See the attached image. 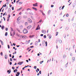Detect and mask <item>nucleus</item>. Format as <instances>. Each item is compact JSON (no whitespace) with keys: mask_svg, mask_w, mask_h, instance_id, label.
Segmentation results:
<instances>
[{"mask_svg":"<svg viewBox=\"0 0 76 76\" xmlns=\"http://www.w3.org/2000/svg\"><path fill=\"white\" fill-rule=\"evenodd\" d=\"M20 29H22L23 28V26H22V25H20Z\"/></svg>","mask_w":76,"mask_h":76,"instance_id":"obj_17","label":"nucleus"},{"mask_svg":"<svg viewBox=\"0 0 76 76\" xmlns=\"http://www.w3.org/2000/svg\"><path fill=\"white\" fill-rule=\"evenodd\" d=\"M12 69H13V70H14L15 69V67L13 66L12 67Z\"/></svg>","mask_w":76,"mask_h":76,"instance_id":"obj_49","label":"nucleus"},{"mask_svg":"<svg viewBox=\"0 0 76 76\" xmlns=\"http://www.w3.org/2000/svg\"><path fill=\"white\" fill-rule=\"evenodd\" d=\"M1 28L3 30V29H4V26H2L1 27Z\"/></svg>","mask_w":76,"mask_h":76,"instance_id":"obj_22","label":"nucleus"},{"mask_svg":"<svg viewBox=\"0 0 76 76\" xmlns=\"http://www.w3.org/2000/svg\"><path fill=\"white\" fill-rule=\"evenodd\" d=\"M20 74V73L19 72H17V74H16V76H19V75Z\"/></svg>","mask_w":76,"mask_h":76,"instance_id":"obj_13","label":"nucleus"},{"mask_svg":"<svg viewBox=\"0 0 76 76\" xmlns=\"http://www.w3.org/2000/svg\"><path fill=\"white\" fill-rule=\"evenodd\" d=\"M43 62H44V61H41L40 62V64H42Z\"/></svg>","mask_w":76,"mask_h":76,"instance_id":"obj_33","label":"nucleus"},{"mask_svg":"<svg viewBox=\"0 0 76 76\" xmlns=\"http://www.w3.org/2000/svg\"><path fill=\"white\" fill-rule=\"evenodd\" d=\"M27 22H28V23H32V21L31 20V19L28 18V19Z\"/></svg>","mask_w":76,"mask_h":76,"instance_id":"obj_3","label":"nucleus"},{"mask_svg":"<svg viewBox=\"0 0 76 76\" xmlns=\"http://www.w3.org/2000/svg\"><path fill=\"white\" fill-rule=\"evenodd\" d=\"M19 0L18 1H16V3H17V4H22V2H19L18 3V2H19Z\"/></svg>","mask_w":76,"mask_h":76,"instance_id":"obj_4","label":"nucleus"},{"mask_svg":"<svg viewBox=\"0 0 76 76\" xmlns=\"http://www.w3.org/2000/svg\"><path fill=\"white\" fill-rule=\"evenodd\" d=\"M0 41L1 42V45H3V42L2 41H1V40H0Z\"/></svg>","mask_w":76,"mask_h":76,"instance_id":"obj_26","label":"nucleus"},{"mask_svg":"<svg viewBox=\"0 0 76 76\" xmlns=\"http://www.w3.org/2000/svg\"><path fill=\"white\" fill-rule=\"evenodd\" d=\"M20 63V64H19V63H18V64H19V65H21L23 63V61H22L21 62H19Z\"/></svg>","mask_w":76,"mask_h":76,"instance_id":"obj_15","label":"nucleus"},{"mask_svg":"<svg viewBox=\"0 0 76 76\" xmlns=\"http://www.w3.org/2000/svg\"><path fill=\"white\" fill-rule=\"evenodd\" d=\"M13 35H15V31H14L13 33Z\"/></svg>","mask_w":76,"mask_h":76,"instance_id":"obj_37","label":"nucleus"},{"mask_svg":"<svg viewBox=\"0 0 76 76\" xmlns=\"http://www.w3.org/2000/svg\"><path fill=\"white\" fill-rule=\"evenodd\" d=\"M58 32H56V36H57V35H58Z\"/></svg>","mask_w":76,"mask_h":76,"instance_id":"obj_30","label":"nucleus"},{"mask_svg":"<svg viewBox=\"0 0 76 76\" xmlns=\"http://www.w3.org/2000/svg\"><path fill=\"white\" fill-rule=\"evenodd\" d=\"M12 10H14V7H12Z\"/></svg>","mask_w":76,"mask_h":76,"instance_id":"obj_40","label":"nucleus"},{"mask_svg":"<svg viewBox=\"0 0 76 76\" xmlns=\"http://www.w3.org/2000/svg\"><path fill=\"white\" fill-rule=\"evenodd\" d=\"M11 29V31H13V28H10Z\"/></svg>","mask_w":76,"mask_h":76,"instance_id":"obj_50","label":"nucleus"},{"mask_svg":"<svg viewBox=\"0 0 76 76\" xmlns=\"http://www.w3.org/2000/svg\"><path fill=\"white\" fill-rule=\"evenodd\" d=\"M35 45H38V42H35Z\"/></svg>","mask_w":76,"mask_h":76,"instance_id":"obj_27","label":"nucleus"},{"mask_svg":"<svg viewBox=\"0 0 76 76\" xmlns=\"http://www.w3.org/2000/svg\"><path fill=\"white\" fill-rule=\"evenodd\" d=\"M2 9H3V8H1L0 9V12L1 11V10H2Z\"/></svg>","mask_w":76,"mask_h":76,"instance_id":"obj_58","label":"nucleus"},{"mask_svg":"<svg viewBox=\"0 0 76 76\" xmlns=\"http://www.w3.org/2000/svg\"><path fill=\"white\" fill-rule=\"evenodd\" d=\"M42 13L43 15H45V14H44V13L43 12H42Z\"/></svg>","mask_w":76,"mask_h":76,"instance_id":"obj_51","label":"nucleus"},{"mask_svg":"<svg viewBox=\"0 0 76 76\" xmlns=\"http://www.w3.org/2000/svg\"><path fill=\"white\" fill-rule=\"evenodd\" d=\"M6 12H5V13H4V14L3 15V16L5 15V14H6Z\"/></svg>","mask_w":76,"mask_h":76,"instance_id":"obj_46","label":"nucleus"},{"mask_svg":"<svg viewBox=\"0 0 76 76\" xmlns=\"http://www.w3.org/2000/svg\"><path fill=\"white\" fill-rule=\"evenodd\" d=\"M5 36H7V32H6L5 33Z\"/></svg>","mask_w":76,"mask_h":76,"instance_id":"obj_32","label":"nucleus"},{"mask_svg":"<svg viewBox=\"0 0 76 76\" xmlns=\"http://www.w3.org/2000/svg\"><path fill=\"white\" fill-rule=\"evenodd\" d=\"M43 34H41L40 35V36H41V37H43Z\"/></svg>","mask_w":76,"mask_h":76,"instance_id":"obj_57","label":"nucleus"},{"mask_svg":"<svg viewBox=\"0 0 76 76\" xmlns=\"http://www.w3.org/2000/svg\"><path fill=\"white\" fill-rule=\"evenodd\" d=\"M31 10V9H29V8H28L27 10Z\"/></svg>","mask_w":76,"mask_h":76,"instance_id":"obj_43","label":"nucleus"},{"mask_svg":"<svg viewBox=\"0 0 76 76\" xmlns=\"http://www.w3.org/2000/svg\"><path fill=\"white\" fill-rule=\"evenodd\" d=\"M51 7H54V5H51Z\"/></svg>","mask_w":76,"mask_h":76,"instance_id":"obj_56","label":"nucleus"},{"mask_svg":"<svg viewBox=\"0 0 76 76\" xmlns=\"http://www.w3.org/2000/svg\"><path fill=\"white\" fill-rule=\"evenodd\" d=\"M0 54L1 56H3V52H1V53Z\"/></svg>","mask_w":76,"mask_h":76,"instance_id":"obj_38","label":"nucleus"},{"mask_svg":"<svg viewBox=\"0 0 76 76\" xmlns=\"http://www.w3.org/2000/svg\"><path fill=\"white\" fill-rule=\"evenodd\" d=\"M68 29H69V27H66V28L65 30H66V31H67Z\"/></svg>","mask_w":76,"mask_h":76,"instance_id":"obj_24","label":"nucleus"},{"mask_svg":"<svg viewBox=\"0 0 76 76\" xmlns=\"http://www.w3.org/2000/svg\"><path fill=\"white\" fill-rule=\"evenodd\" d=\"M75 58L74 57H73L72 58V61H75Z\"/></svg>","mask_w":76,"mask_h":76,"instance_id":"obj_28","label":"nucleus"},{"mask_svg":"<svg viewBox=\"0 0 76 76\" xmlns=\"http://www.w3.org/2000/svg\"><path fill=\"white\" fill-rule=\"evenodd\" d=\"M37 71H39V69H38V68H37Z\"/></svg>","mask_w":76,"mask_h":76,"instance_id":"obj_55","label":"nucleus"},{"mask_svg":"<svg viewBox=\"0 0 76 76\" xmlns=\"http://www.w3.org/2000/svg\"><path fill=\"white\" fill-rule=\"evenodd\" d=\"M65 6L64 5L63 7H62V6H61L59 7V9L60 10H61V9H64V7Z\"/></svg>","mask_w":76,"mask_h":76,"instance_id":"obj_5","label":"nucleus"},{"mask_svg":"<svg viewBox=\"0 0 76 76\" xmlns=\"http://www.w3.org/2000/svg\"><path fill=\"white\" fill-rule=\"evenodd\" d=\"M60 71H61V72H63V69H60Z\"/></svg>","mask_w":76,"mask_h":76,"instance_id":"obj_53","label":"nucleus"},{"mask_svg":"<svg viewBox=\"0 0 76 76\" xmlns=\"http://www.w3.org/2000/svg\"><path fill=\"white\" fill-rule=\"evenodd\" d=\"M22 9V7H21L20 8H19V9H18L17 10L18 11L20 10H21Z\"/></svg>","mask_w":76,"mask_h":76,"instance_id":"obj_25","label":"nucleus"},{"mask_svg":"<svg viewBox=\"0 0 76 76\" xmlns=\"http://www.w3.org/2000/svg\"><path fill=\"white\" fill-rule=\"evenodd\" d=\"M42 22V20H39V22H38V23H39V22Z\"/></svg>","mask_w":76,"mask_h":76,"instance_id":"obj_41","label":"nucleus"},{"mask_svg":"<svg viewBox=\"0 0 76 76\" xmlns=\"http://www.w3.org/2000/svg\"><path fill=\"white\" fill-rule=\"evenodd\" d=\"M35 36L34 35H32V36H29V37L30 38H32L33 37H34Z\"/></svg>","mask_w":76,"mask_h":76,"instance_id":"obj_20","label":"nucleus"},{"mask_svg":"<svg viewBox=\"0 0 76 76\" xmlns=\"http://www.w3.org/2000/svg\"><path fill=\"white\" fill-rule=\"evenodd\" d=\"M17 31H18L20 33H22V31H20L19 30V29H17Z\"/></svg>","mask_w":76,"mask_h":76,"instance_id":"obj_11","label":"nucleus"},{"mask_svg":"<svg viewBox=\"0 0 76 76\" xmlns=\"http://www.w3.org/2000/svg\"><path fill=\"white\" fill-rule=\"evenodd\" d=\"M45 44H46V47H47V42H46Z\"/></svg>","mask_w":76,"mask_h":76,"instance_id":"obj_36","label":"nucleus"},{"mask_svg":"<svg viewBox=\"0 0 76 76\" xmlns=\"http://www.w3.org/2000/svg\"><path fill=\"white\" fill-rule=\"evenodd\" d=\"M40 29V27H39V26L38 25L36 29V30H38V29Z\"/></svg>","mask_w":76,"mask_h":76,"instance_id":"obj_8","label":"nucleus"},{"mask_svg":"<svg viewBox=\"0 0 76 76\" xmlns=\"http://www.w3.org/2000/svg\"><path fill=\"white\" fill-rule=\"evenodd\" d=\"M26 36H24L23 35H21L20 36V38H21V39H23L24 38H25V37Z\"/></svg>","mask_w":76,"mask_h":76,"instance_id":"obj_2","label":"nucleus"},{"mask_svg":"<svg viewBox=\"0 0 76 76\" xmlns=\"http://www.w3.org/2000/svg\"><path fill=\"white\" fill-rule=\"evenodd\" d=\"M4 57L5 59H7V55H5Z\"/></svg>","mask_w":76,"mask_h":76,"instance_id":"obj_16","label":"nucleus"},{"mask_svg":"<svg viewBox=\"0 0 76 76\" xmlns=\"http://www.w3.org/2000/svg\"><path fill=\"white\" fill-rule=\"evenodd\" d=\"M32 28V26L31 25H29L27 27V28L28 29H31Z\"/></svg>","mask_w":76,"mask_h":76,"instance_id":"obj_6","label":"nucleus"},{"mask_svg":"<svg viewBox=\"0 0 76 76\" xmlns=\"http://www.w3.org/2000/svg\"><path fill=\"white\" fill-rule=\"evenodd\" d=\"M42 5H41L40 7V8H42Z\"/></svg>","mask_w":76,"mask_h":76,"instance_id":"obj_44","label":"nucleus"},{"mask_svg":"<svg viewBox=\"0 0 76 76\" xmlns=\"http://www.w3.org/2000/svg\"><path fill=\"white\" fill-rule=\"evenodd\" d=\"M66 57V55H64L63 56V58H65Z\"/></svg>","mask_w":76,"mask_h":76,"instance_id":"obj_23","label":"nucleus"},{"mask_svg":"<svg viewBox=\"0 0 76 76\" xmlns=\"http://www.w3.org/2000/svg\"><path fill=\"white\" fill-rule=\"evenodd\" d=\"M17 36H18V37H20V36L19 34H17Z\"/></svg>","mask_w":76,"mask_h":76,"instance_id":"obj_59","label":"nucleus"},{"mask_svg":"<svg viewBox=\"0 0 76 76\" xmlns=\"http://www.w3.org/2000/svg\"><path fill=\"white\" fill-rule=\"evenodd\" d=\"M13 45H14V46H15V45H16V44H15V43H13Z\"/></svg>","mask_w":76,"mask_h":76,"instance_id":"obj_61","label":"nucleus"},{"mask_svg":"<svg viewBox=\"0 0 76 76\" xmlns=\"http://www.w3.org/2000/svg\"><path fill=\"white\" fill-rule=\"evenodd\" d=\"M7 72L9 73V74H10V70H8L7 71Z\"/></svg>","mask_w":76,"mask_h":76,"instance_id":"obj_31","label":"nucleus"},{"mask_svg":"<svg viewBox=\"0 0 76 76\" xmlns=\"http://www.w3.org/2000/svg\"><path fill=\"white\" fill-rule=\"evenodd\" d=\"M42 32L43 34H45V33H46V31H45V30H42Z\"/></svg>","mask_w":76,"mask_h":76,"instance_id":"obj_10","label":"nucleus"},{"mask_svg":"<svg viewBox=\"0 0 76 76\" xmlns=\"http://www.w3.org/2000/svg\"><path fill=\"white\" fill-rule=\"evenodd\" d=\"M14 58V56L13 55L12 57V58Z\"/></svg>","mask_w":76,"mask_h":76,"instance_id":"obj_64","label":"nucleus"},{"mask_svg":"<svg viewBox=\"0 0 76 76\" xmlns=\"http://www.w3.org/2000/svg\"><path fill=\"white\" fill-rule=\"evenodd\" d=\"M34 68L35 69H37V66H34Z\"/></svg>","mask_w":76,"mask_h":76,"instance_id":"obj_45","label":"nucleus"},{"mask_svg":"<svg viewBox=\"0 0 76 76\" xmlns=\"http://www.w3.org/2000/svg\"><path fill=\"white\" fill-rule=\"evenodd\" d=\"M25 68H26L25 67H24V68H23V70H24V69H25Z\"/></svg>","mask_w":76,"mask_h":76,"instance_id":"obj_62","label":"nucleus"},{"mask_svg":"<svg viewBox=\"0 0 76 76\" xmlns=\"http://www.w3.org/2000/svg\"><path fill=\"white\" fill-rule=\"evenodd\" d=\"M32 9H34V10H35L36 11H37V8H36L35 7H32Z\"/></svg>","mask_w":76,"mask_h":76,"instance_id":"obj_12","label":"nucleus"},{"mask_svg":"<svg viewBox=\"0 0 76 76\" xmlns=\"http://www.w3.org/2000/svg\"><path fill=\"white\" fill-rule=\"evenodd\" d=\"M44 38H46V36L45 35L44 36Z\"/></svg>","mask_w":76,"mask_h":76,"instance_id":"obj_42","label":"nucleus"},{"mask_svg":"<svg viewBox=\"0 0 76 76\" xmlns=\"http://www.w3.org/2000/svg\"><path fill=\"white\" fill-rule=\"evenodd\" d=\"M23 34H27L28 32V30L26 29H25L23 30Z\"/></svg>","mask_w":76,"mask_h":76,"instance_id":"obj_1","label":"nucleus"},{"mask_svg":"<svg viewBox=\"0 0 76 76\" xmlns=\"http://www.w3.org/2000/svg\"><path fill=\"white\" fill-rule=\"evenodd\" d=\"M28 22H26L25 23V26H27L28 25Z\"/></svg>","mask_w":76,"mask_h":76,"instance_id":"obj_19","label":"nucleus"},{"mask_svg":"<svg viewBox=\"0 0 76 76\" xmlns=\"http://www.w3.org/2000/svg\"><path fill=\"white\" fill-rule=\"evenodd\" d=\"M7 30H8V28H6V31H7Z\"/></svg>","mask_w":76,"mask_h":76,"instance_id":"obj_60","label":"nucleus"},{"mask_svg":"<svg viewBox=\"0 0 76 76\" xmlns=\"http://www.w3.org/2000/svg\"><path fill=\"white\" fill-rule=\"evenodd\" d=\"M33 6L34 7H35L36 6H38V3H36L35 4H33Z\"/></svg>","mask_w":76,"mask_h":76,"instance_id":"obj_7","label":"nucleus"},{"mask_svg":"<svg viewBox=\"0 0 76 76\" xmlns=\"http://www.w3.org/2000/svg\"><path fill=\"white\" fill-rule=\"evenodd\" d=\"M8 48L9 49L10 48V46H9V45H8Z\"/></svg>","mask_w":76,"mask_h":76,"instance_id":"obj_47","label":"nucleus"},{"mask_svg":"<svg viewBox=\"0 0 76 76\" xmlns=\"http://www.w3.org/2000/svg\"><path fill=\"white\" fill-rule=\"evenodd\" d=\"M17 71H18V70L17 69H15V70H14V73H15V72H17Z\"/></svg>","mask_w":76,"mask_h":76,"instance_id":"obj_29","label":"nucleus"},{"mask_svg":"<svg viewBox=\"0 0 76 76\" xmlns=\"http://www.w3.org/2000/svg\"><path fill=\"white\" fill-rule=\"evenodd\" d=\"M10 61H12V58H10Z\"/></svg>","mask_w":76,"mask_h":76,"instance_id":"obj_52","label":"nucleus"},{"mask_svg":"<svg viewBox=\"0 0 76 76\" xmlns=\"http://www.w3.org/2000/svg\"><path fill=\"white\" fill-rule=\"evenodd\" d=\"M15 53H13V55L15 54H16V52L15 51Z\"/></svg>","mask_w":76,"mask_h":76,"instance_id":"obj_48","label":"nucleus"},{"mask_svg":"<svg viewBox=\"0 0 76 76\" xmlns=\"http://www.w3.org/2000/svg\"><path fill=\"white\" fill-rule=\"evenodd\" d=\"M3 18L4 19V20H5V18H4V17H3Z\"/></svg>","mask_w":76,"mask_h":76,"instance_id":"obj_63","label":"nucleus"},{"mask_svg":"<svg viewBox=\"0 0 76 76\" xmlns=\"http://www.w3.org/2000/svg\"><path fill=\"white\" fill-rule=\"evenodd\" d=\"M66 17H68V16H69V14H66Z\"/></svg>","mask_w":76,"mask_h":76,"instance_id":"obj_35","label":"nucleus"},{"mask_svg":"<svg viewBox=\"0 0 76 76\" xmlns=\"http://www.w3.org/2000/svg\"><path fill=\"white\" fill-rule=\"evenodd\" d=\"M50 12H51V11L50 10H49L48 11V15H50Z\"/></svg>","mask_w":76,"mask_h":76,"instance_id":"obj_21","label":"nucleus"},{"mask_svg":"<svg viewBox=\"0 0 76 76\" xmlns=\"http://www.w3.org/2000/svg\"><path fill=\"white\" fill-rule=\"evenodd\" d=\"M9 20V18L8 17V19H7V21L8 22Z\"/></svg>","mask_w":76,"mask_h":76,"instance_id":"obj_39","label":"nucleus"},{"mask_svg":"<svg viewBox=\"0 0 76 76\" xmlns=\"http://www.w3.org/2000/svg\"><path fill=\"white\" fill-rule=\"evenodd\" d=\"M49 39H51V35H50L49 36Z\"/></svg>","mask_w":76,"mask_h":76,"instance_id":"obj_34","label":"nucleus"},{"mask_svg":"<svg viewBox=\"0 0 76 76\" xmlns=\"http://www.w3.org/2000/svg\"><path fill=\"white\" fill-rule=\"evenodd\" d=\"M58 42L59 44H61L62 43V41L61 40H59Z\"/></svg>","mask_w":76,"mask_h":76,"instance_id":"obj_14","label":"nucleus"},{"mask_svg":"<svg viewBox=\"0 0 76 76\" xmlns=\"http://www.w3.org/2000/svg\"><path fill=\"white\" fill-rule=\"evenodd\" d=\"M38 42H40V39H39L38 40Z\"/></svg>","mask_w":76,"mask_h":76,"instance_id":"obj_54","label":"nucleus"},{"mask_svg":"<svg viewBox=\"0 0 76 76\" xmlns=\"http://www.w3.org/2000/svg\"><path fill=\"white\" fill-rule=\"evenodd\" d=\"M20 17H18L17 19V22H19V20H20Z\"/></svg>","mask_w":76,"mask_h":76,"instance_id":"obj_18","label":"nucleus"},{"mask_svg":"<svg viewBox=\"0 0 76 76\" xmlns=\"http://www.w3.org/2000/svg\"><path fill=\"white\" fill-rule=\"evenodd\" d=\"M72 26L74 28H75V27H76V23H74L72 24Z\"/></svg>","mask_w":76,"mask_h":76,"instance_id":"obj_9","label":"nucleus"}]
</instances>
